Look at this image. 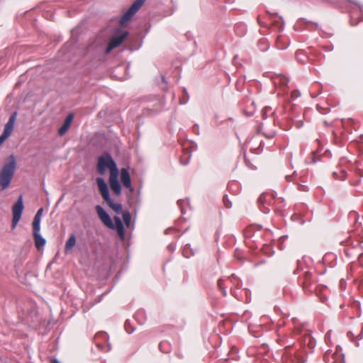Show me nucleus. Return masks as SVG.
<instances>
[{"mask_svg":"<svg viewBox=\"0 0 363 363\" xmlns=\"http://www.w3.org/2000/svg\"><path fill=\"white\" fill-rule=\"evenodd\" d=\"M225 206L226 208H229L231 207V203L230 202H225Z\"/></svg>","mask_w":363,"mask_h":363,"instance_id":"nucleus-38","label":"nucleus"},{"mask_svg":"<svg viewBox=\"0 0 363 363\" xmlns=\"http://www.w3.org/2000/svg\"><path fill=\"white\" fill-rule=\"evenodd\" d=\"M295 96H298V95H299V93H298L297 91H294V93L293 94Z\"/></svg>","mask_w":363,"mask_h":363,"instance_id":"nucleus-41","label":"nucleus"},{"mask_svg":"<svg viewBox=\"0 0 363 363\" xmlns=\"http://www.w3.org/2000/svg\"><path fill=\"white\" fill-rule=\"evenodd\" d=\"M362 335H363V328H362L361 333H360V339H362Z\"/></svg>","mask_w":363,"mask_h":363,"instance_id":"nucleus-42","label":"nucleus"},{"mask_svg":"<svg viewBox=\"0 0 363 363\" xmlns=\"http://www.w3.org/2000/svg\"><path fill=\"white\" fill-rule=\"evenodd\" d=\"M33 238L35 247H37L38 250H40L45 246V240L40 234V231H36L35 230H33Z\"/></svg>","mask_w":363,"mask_h":363,"instance_id":"nucleus-14","label":"nucleus"},{"mask_svg":"<svg viewBox=\"0 0 363 363\" xmlns=\"http://www.w3.org/2000/svg\"><path fill=\"white\" fill-rule=\"evenodd\" d=\"M17 113L14 112L13 114L9 117V121L6 123L4 131L1 134L4 137H5L6 139L10 136V135L12 133L13 130L14 123L16 120Z\"/></svg>","mask_w":363,"mask_h":363,"instance_id":"nucleus-11","label":"nucleus"},{"mask_svg":"<svg viewBox=\"0 0 363 363\" xmlns=\"http://www.w3.org/2000/svg\"><path fill=\"white\" fill-rule=\"evenodd\" d=\"M269 110H271V108H269V107H265V108H263V110H262V113H263V116H264V117H267V116H266V115H267V111H268Z\"/></svg>","mask_w":363,"mask_h":363,"instance_id":"nucleus-30","label":"nucleus"},{"mask_svg":"<svg viewBox=\"0 0 363 363\" xmlns=\"http://www.w3.org/2000/svg\"><path fill=\"white\" fill-rule=\"evenodd\" d=\"M291 177H292V176H291V175H286V181H288V182L291 181Z\"/></svg>","mask_w":363,"mask_h":363,"instance_id":"nucleus-37","label":"nucleus"},{"mask_svg":"<svg viewBox=\"0 0 363 363\" xmlns=\"http://www.w3.org/2000/svg\"><path fill=\"white\" fill-rule=\"evenodd\" d=\"M96 211L99 218L106 226L111 229H113L115 228L110 216L101 206H96Z\"/></svg>","mask_w":363,"mask_h":363,"instance_id":"nucleus-6","label":"nucleus"},{"mask_svg":"<svg viewBox=\"0 0 363 363\" xmlns=\"http://www.w3.org/2000/svg\"><path fill=\"white\" fill-rule=\"evenodd\" d=\"M145 0H135L133 4L130 6L128 11L121 16L120 19V23L123 25L126 23L135 13L140 9L143 5Z\"/></svg>","mask_w":363,"mask_h":363,"instance_id":"nucleus-3","label":"nucleus"},{"mask_svg":"<svg viewBox=\"0 0 363 363\" xmlns=\"http://www.w3.org/2000/svg\"><path fill=\"white\" fill-rule=\"evenodd\" d=\"M51 363H60L57 359H54L52 360Z\"/></svg>","mask_w":363,"mask_h":363,"instance_id":"nucleus-39","label":"nucleus"},{"mask_svg":"<svg viewBox=\"0 0 363 363\" xmlns=\"http://www.w3.org/2000/svg\"><path fill=\"white\" fill-rule=\"evenodd\" d=\"M23 201L22 196H19L15 204L12 208L13 218H12V229H14L19 222L23 210Z\"/></svg>","mask_w":363,"mask_h":363,"instance_id":"nucleus-4","label":"nucleus"},{"mask_svg":"<svg viewBox=\"0 0 363 363\" xmlns=\"http://www.w3.org/2000/svg\"><path fill=\"white\" fill-rule=\"evenodd\" d=\"M346 171L343 169H340L338 171H335L333 173L334 178L340 180H344L346 178Z\"/></svg>","mask_w":363,"mask_h":363,"instance_id":"nucleus-21","label":"nucleus"},{"mask_svg":"<svg viewBox=\"0 0 363 363\" xmlns=\"http://www.w3.org/2000/svg\"><path fill=\"white\" fill-rule=\"evenodd\" d=\"M107 169H109L110 174H115L118 172L116 163L111 155L109 153H104L98 158L97 171L100 174L103 175Z\"/></svg>","mask_w":363,"mask_h":363,"instance_id":"nucleus-2","label":"nucleus"},{"mask_svg":"<svg viewBox=\"0 0 363 363\" xmlns=\"http://www.w3.org/2000/svg\"><path fill=\"white\" fill-rule=\"evenodd\" d=\"M331 330H329L327 332V333L325 334V341L328 342V341H330V337H331Z\"/></svg>","mask_w":363,"mask_h":363,"instance_id":"nucleus-29","label":"nucleus"},{"mask_svg":"<svg viewBox=\"0 0 363 363\" xmlns=\"http://www.w3.org/2000/svg\"><path fill=\"white\" fill-rule=\"evenodd\" d=\"M73 118L74 115L72 113H69L67 116L62 125L58 130V134L60 136L64 135L66 133V132L69 130L70 125L73 121Z\"/></svg>","mask_w":363,"mask_h":363,"instance_id":"nucleus-13","label":"nucleus"},{"mask_svg":"<svg viewBox=\"0 0 363 363\" xmlns=\"http://www.w3.org/2000/svg\"><path fill=\"white\" fill-rule=\"evenodd\" d=\"M267 13L270 16V18H271L272 20H273V19H272V17H273L274 16H277V13H269V11H267Z\"/></svg>","mask_w":363,"mask_h":363,"instance_id":"nucleus-36","label":"nucleus"},{"mask_svg":"<svg viewBox=\"0 0 363 363\" xmlns=\"http://www.w3.org/2000/svg\"><path fill=\"white\" fill-rule=\"evenodd\" d=\"M17 113L14 112L13 114L9 117V121L6 123L4 131L1 134L4 137H5L6 139L10 136V135L12 133L13 130L14 123L16 120Z\"/></svg>","mask_w":363,"mask_h":363,"instance_id":"nucleus-10","label":"nucleus"},{"mask_svg":"<svg viewBox=\"0 0 363 363\" xmlns=\"http://www.w3.org/2000/svg\"><path fill=\"white\" fill-rule=\"evenodd\" d=\"M114 220H115L116 228L118 232V234L121 239H123L124 235H125L123 224L121 220L120 219V218H118L117 216H116L114 218Z\"/></svg>","mask_w":363,"mask_h":363,"instance_id":"nucleus-16","label":"nucleus"},{"mask_svg":"<svg viewBox=\"0 0 363 363\" xmlns=\"http://www.w3.org/2000/svg\"><path fill=\"white\" fill-rule=\"evenodd\" d=\"M119 172L115 174H110L109 175V184L111 190L116 196H119L121 194V186L118 182Z\"/></svg>","mask_w":363,"mask_h":363,"instance_id":"nucleus-7","label":"nucleus"},{"mask_svg":"<svg viewBox=\"0 0 363 363\" xmlns=\"http://www.w3.org/2000/svg\"><path fill=\"white\" fill-rule=\"evenodd\" d=\"M280 19L281 21V23H279L278 21H274V24L275 26H277L279 28V29L282 30L283 26H284V20H283L282 17H281V16H280Z\"/></svg>","mask_w":363,"mask_h":363,"instance_id":"nucleus-27","label":"nucleus"},{"mask_svg":"<svg viewBox=\"0 0 363 363\" xmlns=\"http://www.w3.org/2000/svg\"><path fill=\"white\" fill-rule=\"evenodd\" d=\"M43 208H40L36 213L33 221V230L40 231V220Z\"/></svg>","mask_w":363,"mask_h":363,"instance_id":"nucleus-15","label":"nucleus"},{"mask_svg":"<svg viewBox=\"0 0 363 363\" xmlns=\"http://www.w3.org/2000/svg\"><path fill=\"white\" fill-rule=\"evenodd\" d=\"M263 135L268 138H272L276 135V132L274 130H269L267 129H264Z\"/></svg>","mask_w":363,"mask_h":363,"instance_id":"nucleus-23","label":"nucleus"},{"mask_svg":"<svg viewBox=\"0 0 363 363\" xmlns=\"http://www.w3.org/2000/svg\"><path fill=\"white\" fill-rule=\"evenodd\" d=\"M121 180L123 186L128 189L130 194L134 192V188L131 185V179L129 172L125 168H122L121 170Z\"/></svg>","mask_w":363,"mask_h":363,"instance_id":"nucleus-8","label":"nucleus"},{"mask_svg":"<svg viewBox=\"0 0 363 363\" xmlns=\"http://www.w3.org/2000/svg\"><path fill=\"white\" fill-rule=\"evenodd\" d=\"M193 131L196 133V134H199V125L197 124H195L193 128Z\"/></svg>","mask_w":363,"mask_h":363,"instance_id":"nucleus-31","label":"nucleus"},{"mask_svg":"<svg viewBox=\"0 0 363 363\" xmlns=\"http://www.w3.org/2000/svg\"><path fill=\"white\" fill-rule=\"evenodd\" d=\"M257 20H258L259 23L260 24V23H261V22H260V21H259V17H258V18H257Z\"/></svg>","mask_w":363,"mask_h":363,"instance_id":"nucleus-44","label":"nucleus"},{"mask_svg":"<svg viewBox=\"0 0 363 363\" xmlns=\"http://www.w3.org/2000/svg\"><path fill=\"white\" fill-rule=\"evenodd\" d=\"M189 156L188 157V158L185 160H184L183 159L181 160V163L183 164V165H186L189 162Z\"/></svg>","mask_w":363,"mask_h":363,"instance_id":"nucleus-32","label":"nucleus"},{"mask_svg":"<svg viewBox=\"0 0 363 363\" xmlns=\"http://www.w3.org/2000/svg\"><path fill=\"white\" fill-rule=\"evenodd\" d=\"M110 208H111L117 214L122 213L123 208L122 205L118 203H114L113 201L110 198L109 201H106Z\"/></svg>","mask_w":363,"mask_h":363,"instance_id":"nucleus-17","label":"nucleus"},{"mask_svg":"<svg viewBox=\"0 0 363 363\" xmlns=\"http://www.w3.org/2000/svg\"><path fill=\"white\" fill-rule=\"evenodd\" d=\"M16 168V161L13 155L9 157L8 162L0 170V186L2 190L7 189L14 176Z\"/></svg>","mask_w":363,"mask_h":363,"instance_id":"nucleus-1","label":"nucleus"},{"mask_svg":"<svg viewBox=\"0 0 363 363\" xmlns=\"http://www.w3.org/2000/svg\"><path fill=\"white\" fill-rule=\"evenodd\" d=\"M101 338L102 340H108V335L106 333H104V332H100V333H98L96 336H95V340H96V345L99 348V349H103L104 348V345L97 342V340Z\"/></svg>","mask_w":363,"mask_h":363,"instance_id":"nucleus-19","label":"nucleus"},{"mask_svg":"<svg viewBox=\"0 0 363 363\" xmlns=\"http://www.w3.org/2000/svg\"><path fill=\"white\" fill-rule=\"evenodd\" d=\"M184 92L185 95L186 96V98L181 99L180 103L182 104H185L187 102L188 99H189V96H188V94H187L186 90L185 89H184Z\"/></svg>","mask_w":363,"mask_h":363,"instance_id":"nucleus-28","label":"nucleus"},{"mask_svg":"<svg viewBox=\"0 0 363 363\" xmlns=\"http://www.w3.org/2000/svg\"><path fill=\"white\" fill-rule=\"evenodd\" d=\"M190 247V245H186L184 249V253H186L187 250L189 249Z\"/></svg>","mask_w":363,"mask_h":363,"instance_id":"nucleus-35","label":"nucleus"},{"mask_svg":"<svg viewBox=\"0 0 363 363\" xmlns=\"http://www.w3.org/2000/svg\"><path fill=\"white\" fill-rule=\"evenodd\" d=\"M76 244V237L74 234H72L65 243V250L66 252L72 250L73 247Z\"/></svg>","mask_w":363,"mask_h":363,"instance_id":"nucleus-18","label":"nucleus"},{"mask_svg":"<svg viewBox=\"0 0 363 363\" xmlns=\"http://www.w3.org/2000/svg\"><path fill=\"white\" fill-rule=\"evenodd\" d=\"M223 280L220 279L218 280L217 285L219 289L222 291V294L224 296H227V291L225 289L223 286Z\"/></svg>","mask_w":363,"mask_h":363,"instance_id":"nucleus-24","label":"nucleus"},{"mask_svg":"<svg viewBox=\"0 0 363 363\" xmlns=\"http://www.w3.org/2000/svg\"><path fill=\"white\" fill-rule=\"evenodd\" d=\"M6 140V138L1 135V136H0V146L4 143V141Z\"/></svg>","mask_w":363,"mask_h":363,"instance_id":"nucleus-33","label":"nucleus"},{"mask_svg":"<svg viewBox=\"0 0 363 363\" xmlns=\"http://www.w3.org/2000/svg\"><path fill=\"white\" fill-rule=\"evenodd\" d=\"M162 79L163 82L167 83L166 78L164 76H162Z\"/></svg>","mask_w":363,"mask_h":363,"instance_id":"nucleus-40","label":"nucleus"},{"mask_svg":"<svg viewBox=\"0 0 363 363\" xmlns=\"http://www.w3.org/2000/svg\"><path fill=\"white\" fill-rule=\"evenodd\" d=\"M289 80L287 78L283 75H279L274 77V84H279L281 86H286L288 84Z\"/></svg>","mask_w":363,"mask_h":363,"instance_id":"nucleus-20","label":"nucleus"},{"mask_svg":"<svg viewBox=\"0 0 363 363\" xmlns=\"http://www.w3.org/2000/svg\"><path fill=\"white\" fill-rule=\"evenodd\" d=\"M324 361L328 363H345L344 357L342 354L333 353L327 351L324 354Z\"/></svg>","mask_w":363,"mask_h":363,"instance_id":"nucleus-12","label":"nucleus"},{"mask_svg":"<svg viewBox=\"0 0 363 363\" xmlns=\"http://www.w3.org/2000/svg\"><path fill=\"white\" fill-rule=\"evenodd\" d=\"M128 34V33L127 31H123L121 33H114L106 49V53H108L111 50L119 46L126 38Z\"/></svg>","mask_w":363,"mask_h":363,"instance_id":"nucleus-5","label":"nucleus"},{"mask_svg":"<svg viewBox=\"0 0 363 363\" xmlns=\"http://www.w3.org/2000/svg\"><path fill=\"white\" fill-rule=\"evenodd\" d=\"M123 219L127 227L130 225L131 221V215L128 211H125L123 213Z\"/></svg>","mask_w":363,"mask_h":363,"instance_id":"nucleus-22","label":"nucleus"},{"mask_svg":"<svg viewBox=\"0 0 363 363\" xmlns=\"http://www.w3.org/2000/svg\"><path fill=\"white\" fill-rule=\"evenodd\" d=\"M124 327H125V329L126 332H127L128 333H129V334L133 333V331H134V330H135V329L131 326L130 323V321H129V320H126V321H125Z\"/></svg>","mask_w":363,"mask_h":363,"instance_id":"nucleus-25","label":"nucleus"},{"mask_svg":"<svg viewBox=\"0 0 363 363\" xmlns=\"http://www.w3.org/2000/svg\"><path fill=\"white\" fill-rule=\"evenodd\" d=\"M267 195L265 194H262V195H260V196L258 199L259 203L264 204L267 201Z\"/></svg>","mask_w":363,"mask_h":363,"instance_id":"nucleus-26","label":"nucleus"},{"mask_svg":"<svg viewBox=\"0 0 363 363\" xmlns=\"http://www.w3.org/2000/svg\"><path fill=\"white\" fill-rule=\"evenodd\" d=\"M230 279H231L232 281H235V279H237V277H235V274H232L230 277Z\"/></svg>","mask_w":363,"mask_h":363,"instance_id":"nucleus-34","label":"nucleus"},{"mask_svg":"<svg viewBox=\"0 0 363 363\" xmlns=\"http://www.w3.org/2000/svg\"><path fill=\"white\" fill-rule=\"evenodd\" d=\"M96 184L99 188V190L105 201H109L110 194L108 191V187L105 180L101 177H98L96 179Z\"/></svg>","mask_w":363,"mask_h":363,"instance_id":"nucleus-9","label":"nucleus"},{"mask_svg":"<svg viewBox=\"0 0 363 363\" xmlns=\"http://www.w3.org/2000/svg\"><path fill=\"white\" fill-rule=\"evenodd\" d=\"M303 284V287H305L306 284V281H305Z\"/></svg>","mask_w":363,"mask_h":363,"instance_id":"nucleus-43","label":"nucleus"}]
</instances>
